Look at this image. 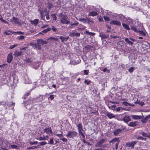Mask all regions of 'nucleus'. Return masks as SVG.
Returning <instances> with one entry per match:
<instances>
[{
    "mask_svg": "<svg viewBox=\"0 0 150 150\" xmlns=\"http://www.w3.org/2000/svg\"><path fill=\"white\" fill-rule=\"evenodd\" d=\"M104 19L106 21H108L110 20V19L109 18L106 16H104Z\"/></svg>",
    "mask_w": 150,
    "mask_h": 150,
    "instance_id": "obj_58",
    "label": "nucleus"
},
{
    "mask_svg": "<svg viewBox=\"0 0 150 150\" xmlns=\"http://www.w3.org/2000/svg\"><path fill=\"white\" fill-rule=\"evenodd\" d=\"M45 99L44 96L40 95L38 97L35 98V100L37 102H40Z\"/></svg>",
    "mask_w": 150,
    "mask_h": 150,
    "instance_id": "obj_9",
    "label": "nucleus"
},
{
    "mask_svg": "<svg viewBox=\"0 0 150 150\" xmlns=\"http://www.w3.org/2000/svg\"><path fill=\"white\" fill-rule=\"evenodd\" d=\"M38 43L40 44L41 45H43L44 44H47V42L46 41L43 40L42 39H38L37 40Z\"/></svg>",
    "mask_w": 150,
    "mask_h": 150,
    "instance_id": "obj_17",
    "label": "nucleus"
},
{
    "mask_svg": "<svg viewBox=\"0 0 150 150\" xmlns=\"http://www.w3.org/2000/svg\"><path fill=\"white\" fill-rule=\"evenodd\" d=\"M8 144V141L5 140L4 138L3 137L0 138V147L1 149L4 150H8L7 149L4 147L7 146Z\"/></svg>",
    "mask_w": 150,
    "mask_h": 150,
    "instance_id": "obj_2",
    "label": "nucleus"
},
{
    "mask_svg": "<svg viewBox=\"0 0 150 150\" xmlns=\"http://www.w3.org/2000/svg\"><path fill=\"white\" fill-rule=\"evenodd\" d=\"M99 36L102 39L107 38L108 36L102 33H100Z\"/></svg>",
    "mask_w": 150,
    "mask_h": 150,
    "instance_id": "obj_32",
    "label": "nucleus"
},
{
    "mask_svg": "<svg viewBox=\"0 0 150 150\" xmlns=\"http://www.w3.org/2000/svg\"><path fill=\"white\" fill-rule=\"evenodd\" d=\"M11 31H12L10 30H8L7 31H6L4 32V34H5L6 35H11V33H12Z\"/></svg>",
    "mask_w": 150,
    "mask_h": 150,
    "instance_id": "obj_43",
    "label": "nucleus"
},
{
    "mask_svg": "<svg viewBox=\"0 0 150 150\" xmlns=\"http://www.w3.org/2000/svg\"><path fill=\"white\" fill-rule=\"evenodd\" d=\"M59 39L62 40V41L63 42L64 41H65L66 38L63 37V36H60Z\"/></svg>",
    "mask_w": 150,
    "mask_h": 150,
    "instance_id": "obj_49",
    "label": "nucleus"
},
{
    "mask_svg": "<svg viewBox=\"0 0 150 150\" xmlns=\"http://www.w3.org/2000/svg\"><path fill=\"white\" fill-rule=\"evenodd\" d=\"M44 131L45 132L48 134H50V133L52 134L53 133L50 127H46Z\"/></svg>",
    "mask_w": 150,
    "mask_h": 150,
    "instance_id": "obj_13",
    "label": "nucleus"
},
{
    "mask_svg": "<svg viewBox=\"0 0 150 150\" xmlns=\"http://www.w3.org/2000/svg\"><path fill=\"white\" fill-rule=\"evenodd\" d=\"M119 138H115L112 139V140H111L110 141H109V143H114V142H118V140L119 139Z\"/></svg>",
    "mask_w": 150,
    "mask_h": 150,
    "instance_id": "obj_35",
    "label": "nucleus"
},
{
    "mask_svg": "<svg viewBox=\"0 0 150 150\" xmlns=\"http://www.w3.org/2000/svg\"><path fill=\"white\" fill-rule=\"evenodd\" d=\"M38 19H35L33 21H31V23L32 24L34 25H36L38 24Z\"/></svg>",
    "mask_w": 150,
    "mask_h": 150,
    "instance_id": "obj_27",
    "label": "nucleus"
},
{
    "mask_svg": "<svg viewBox=\"0 0 150 150\" xmlns=\"http://www.w3.org/2000/svg\"><path fill=\"white\" fill-rule=\"evenodd\" d=\"M51 16L53 20H56L57 17L55 14L52 15Z\"/></svg>",
    "mask_w": 150,
    "mask_h": 150,
    "instance_id": "obj_54",
    "label": "nucleus"
},
{
    "mask_svg": "<svg viewBox=\"0 0 150 150\" xmlns=\"http://www.w3.org/2000/svg\"><path fill=\"white\" fill-rule=\"evenodd\" d=\"M76 30H73L71 33H70L69 35L71 37L76 36V37H79L80 35L79 33L76 32Z\"/></svg>",
    "mask_w": 150,
    "mask_h": 150,
    "instance_id": "obj_7",
    "label": "nucleus"
},
{
    "mask_svg": "<svg viewBox=\"0 0 150 150\" xmlns=\"http://www.w3.org/2000/svg\"><path fill=\"white\" fill-rule=\"evenodd\" d=\"M130 26L131 28V30L134 31L136 33L138 32V30L137 29V28L135 27V26H133L132 24H130Z\"/></svg>",
    "mask_w": 150,
    "mask_h": 150,
    "instance_id": "obj_29",
    "label": "nucleus"
},
{
    "mask_svg": "<svg viewBox=\"0 0 150 150\" xmlns=\"http://www.w3.org/2000/svg\"><path fill=\"white\" fill-rule=\"evenodd\" d=\"M78 20L81 22L84 23H86L87 21V18L86 19L85 18H81L78 19Z\"/></svg>",
    "mask_w": 150,
    "mask_h": 150,
    "instance_id": "obj_36",
    "label": "nucleus"
},
{
    "mask_svg": "<svg viewBox=\"0 0 150 150\" xmlns=\"http://www.w3.org/2000/svg\"><path fill=\"white\" fill-rule=\"evenodd\" d=\"M40 146H43L47 144V142L45 141L41 142L39 143Z\"/></svg>",
    "mask_w": 150,
    "mask_h": 150,
    "instance_id": "obj_45",
    "label": "nucleus"
},
{
    "mask_svg": "<svg viewBox=\"0 0 150 150\" xmlns=\"http://www.w3.org/2000/svg\"><path fill=\"white\" fill-rule=\"evenodd\" d=\"M131 116L134 120H139L140 119L142 118L141 116L132 115Z\"/></svg>",
    "mask_w": 150,
    "mask_h": 150,
    "instance_id": "obj_16",
    "label": "nucleus"
},
{
    "mask_svg": "<svg viewBox=\"0 0 150 150\" xmlns=\"http://www.w3.org/2000/svg\"><path fill=\"white\" fill-rule=\"evenodd\" d=\"M84 83L86 84L87 85H88L89 84V83L91 82V81H88L87 80H85L84 81Z\"/></svg>",
    "mask_w": 150,
    "mask_h": 150,
    "instance_id": "obj_59",
    "label": "nucleus"
},
{
    "mask_svg": "<svg viewBox=\"0 0 150 150\" xmlns=\"http://www.w3.org/2000/svg\"><path fill=\"white\" fill-rule=\"evenodd\" d=\"M49 139V137L47 135L45 136L43 135L42 137L40 136L39 137L37 138V140L40 141L48 140Z\"/></svg>",
    "mask_w": 150,
    "mask_h": 150,
    "instance_id": "obj_11",
    "label": "nucleus"
},
{
    "mask_svg": "<svg viewBox=\"0 0 150 150\" xmlns=\"http://www.w3.org/2000/svg\"><path fill=\"white\" fill-rule=\"evenodd\" d=\"M98 14L97 12L96 11H92L89 13L88 16L94 17L97 16Z\"/></svg>",
    "mask_w": 150,
    "mask_h": 150,
    "instance_id": "obj_21",
    "label": "nucleus"
},
{
    "mask_svg": "<svg viewBox=\"0 0 150 150\" xmlns=\"http://www.w3.org/2000/svg\"><path fill=\"white\" fill-rule=\"evenodd\" d=\"M22 54V52H17V51H15L13 55L14 56H15L16 57H18L19 56L21 55Z\"/></svg>",
    "mask_w": 150,
    "mask_h": 150,
    "instance_id": "obj_30",
    "label": "nucleus"
},
{
    "mask_svg": "<svg viewBox=\"0 0 150 150\" xmlns=\"http://www.w3.org/2000/svg\"><path fill=\"white\" fill-rule=\"evenodd\" d=\"M51 29L54 32H56L57 31V28H55L53 26H52Z\"/></svg>",
    "mask_w": 150,
    "mask_h": 150,
    "instance_id": "obj_51",
    "label": "nucleus"
},
{
    "mask_svg": "<svg viewBox=\"0 0 150 150\" xmlns=\"http://www.w3.org/2000/svg\"><path fill=\"white\" fill-rule=\"evenodd\" d=\"M30 45L31 46H32L33 48L34 49H35L36 50H38L37 45V44H33V43H30Z\"/></svg>",
    "mask_w": 150,
    "mask_h": 150,
    "instance_id": "obj_31",
    "label": "nucleus"
},
{
    "mask_svg": "<svg viewBox=\"0 0 150 150\" xmlns=\"http://www.w3.org/2000/svg\"><path fill=\"white\" fill-rule=\"evenodd\" d=\"M50 39L51 40L55 41H57L58 39L57 38H56L53 37H51L50 38Z\"/></svg>",
    "mask_w": 150,
    "mask_h": 150,
    "instance_id": "obj_60",
    "label": "nucleus"
},
{
    "mask_svg": "<svg viewBox=\"0 0 150 150\" xmlns=\"http://www.w3.org/2000/svg\"><path fill=\"white\" fill-rule=\"evenodd\" d=\"M110 23L111 24L117 25H121V23L119 21H113L110 22Z\"/></svg>",
    "mask_w": 150,
    "mask_h": 150,
    "instance_id": "obj_20",
    "label": "nucleus"
},
{
    "mask_svg": "<svg viewBox=\"0 0 150 150\" xmlns=\"http://www.w3.org/2000/svg\"><path fill=\"white\" fill-rule=\"evenodd\" d=\"M106 139H103L98 142L95 145V146L97 147H100L102 148H105L107 145L103 144L105 142Z\"/></svg>",
    "mask_w": 150,
    "mask_h": 150,
    "instance_id": "obj_3",
    "label": "nucleus"
},
{
    "mask_svg": "<svg viewBox=\"0 0 150 150\" xmlns=\"http://www.w3.org/2000/svg\"><path fill=\"white\" fill-rule=\"evenodd\" d=\"M13 57V56L12 55V53H10L9 54L7 57V62L8 63L11 62L12 60V59Z\"/></svg>",
    "mask_w": 150,
    "mask_h": 150,
    "instance_id": "obj_10",
    "label": "nucleus"
},
{
    "mask_svg": "<svg viewBox=\"0 0 150 150\" xmlns=\"http://www.w3.org/2000/svg\"><path fill=\"white\" fill-rule=\"evenodd\" d=\"M1 21L4 23L8 24V23L6 20H4L2 18H1V19H0Z\"/></svg>",
    "mask_w": 150,
    "mask_h": 150,
    "instance_id": "obj_63",
    "label": "nucleus"
},
{
    "mask_svg": "<svg viewBox=\"0 0 150 150\" xmlns=\"http://www.w3.org/2000/svg\"><path fill=\"white\" fill-rule=\"evenodd\" d=\"M25 38V36L23 35H21L17 37V39L19 40H23Z\"/></svg>",
    "mask_w": 150,
    "mask_h": 150,
    "instance_id": "obj_47",
    "label": "nucleus"
},
{
    "mask_svg": "<svg viewBox=\"0 0 150 150\" xmlns=\"http://www.w3.org/2000/svg\"><path fill=\"white\" fill-rule=\"evenodd\" d=\"M106 115L108 117L109 119H110L114 118L116 116L114 114L110 113V112H108L107 114Z\"/></svg>",
    "mask_w": 150,
    "mask_h": 150,
    "instance_id": "obj_23",
    "label": "nucleus"
},
{
    "mask_svg": "<svg viewBox=\"0 0 150 150\" xmlns=\"http://www.w3.org/2000/svg\"><path fill=\"white\" fill-rule=\"evenodd\" d=\"M131 120V118L129 115H126L122 119V120L125 122L128 123Z\"/></svg>",
    "mask_w": 150,
    "mask_h": 150,
    "instance_id": "obj_8",
    "label": "nucleus"
},
{
    "mask_svg": "<svg viewBox=\"0 0 150 150\" xmlns=\"http://www.w3.org/2000/svg\"><path fill=\"white\" fill-rule=\"evenodd\" d=\"M84 73L85 75H88L89 73V70H84Z\"/></svg>",
    "mask_w": 150,
    "mask_h": 150,
    "instance_id": "obj_57",
    "label": "nucleus"
},
{
    "mask_svg": "<svg viewBox=\"0 0 150 150\" xmlns=\"http://www.w3.org/2000/svg\"><path fill=\"white\" fill-rule=\"evenodd\" d=\"M38 143V142L35 141L33 142H30V144L31 145H33L34 144H37Z\"/></svg>",
    "mask_w": 150,
    "mask_h": 150,
    "instance_id": "obj_55",
    "label": "nucleus"
},
{
    "mask_svg": "<svg viewBox=\"0 0 150 150\" xmlns=\"http://www.w3.org/2000/svg\"><path fill=\"white\" fill-rule=\"evenodd\" d=\"M79 24L78 22L77 21H75V23H71L70 24L71 25V28H72L73 26H77Z\"/></svg>",
    "mask_w": 150,
    "mask_h": 150,
    "instance_id": "obj_34",
    "label": "nucleus"
},
{
    "mask_svg": "<svg viewBox=\"0 0 150 150\" xmlns=\"http://www.w3.org/2000/svg\"><path fill=\"white\" fill-rule=\"evenodd\" d=\"M140 134L143 136L150 138V133L149 132H142Z\"/></svg>",
    "mask_w": 150,
    "mask_h": 150,
    "instance_id": "obj_12",
    "label": "nucleus"
},
{
    "mask_svg": "<svg viewBox=\"0 0 150 150\" xmlns=\"http://www.w3.org/2000/svg\"><path fill=\"white\" fill-rule=\"evenodd\" d=\"M94 22L92 18H87L86 23H88L90 25H92L93 24Z\"/></svg>",
    "mask_w": 150,
    "mask_h": 150,
    "instance_id": "obj_19",
    "label": "nucleus"
},
{
    "mask_svg": "<svg viewBox=\"0 0 150 150\" xmlns=\"http://www.w3.org/2000/svg\"><path fill=\"white\" fill-rule=\"evenodd\" d=\"M25 61L26 64H29L31 63L33 61V59L30 58H26Z\"/></svg>",
    "mask_w": 150,
    "mask_h": 150,
    "instance_id": "obj_25",
    "label": "nucleus"
},
{
    "mask_svg": "<svg viewBox=\"0 0 150 150\" xmlns=\"http://www.w3.org/2000/svg\"><path fill=\"white\" fill-rule=\"evenodd\" d=\"M85 33L87 35H90L92 36H94L95 35V33H94L88 31H85Z\"/></svg>",
    "mask_w": 150,
    "mask_h": 150,
    "instance_id": "obj_41",
    "label": "nucleus"
},
{
    "mask_svg": "<svg viewBox=\"0 0 150 150\" xmlns=\"http://www.w3.org/2000/svg\"><path fill=\"white\" fill-rule=\"evenodd\" d=\"M79 129H82V126L81 123L79 124L77 126Z\"/></svg>",
    "mask_w": 150,
    "mask_h": 150,
    "instance_id": "obj_61",
    "label": "nucleus"
},
{
    "mask_svg": "<svg viewBox=\"0 0 150 150\" xmlns=\"http://www.w3.org/2000/svg\"><path fill=\"white\" fill-rule=\"evenodd\" d=\"M40 66V63L38 62H33L32 66L33 68L35 69H37Z\"/></svg>",
    "mask_w": 150,
    "mask_h": 150,
    "instance_id": "obj_15",
    "label": "nucleus"
},
{
    "mask_svg": "<svg viewBox=\"0 0 150 150\" xmlns=\"http://www.w3.org/2000/svg\"><path fill=\"white\" fill-rule=\"evenodd\" d=\"M25 83L26 84H30L31 83V81L29 79L28 77L27 76L25 78Z\"/></svg>",
    "mask_w": 150,
    "mask_h": 150,
    "instance_id": "obj_28",
    "label": "nucleus"
},
{
    "mask_svg": "<svg viewBox=\"0 0 150 150\" xmlns=\"http://www.w3.org/2000/svg\"><path fill=\"white\" fill-rule=\"evenodd\" d=\"M138 122L137 121L131 122L128 124V125L131 127H134L138 125Z\"/></svg>",
    "mask_w": 150,
    "mask_h": 150,
    "instance_id": "obj_14",
    "label": "nucleus"
},
{
    "mask_svg": "<svg viewBox=\"0 0 150 150\" xmlns=\"http://www.w3.org/2000/svg\"><path fill=\"white\" fill-rule=\"evenodd\" d=\"M48 12H48L47 11H46V13L45 14V15L46 16V18L47 20H49L50 19V18L49 16Z\"/></svg>",
    "mask_w": 150,
    "mask_h": 150,
    "instance_id": "obj_50",
    "label": "nucleus"
},
{
    "mask_svg": "<svg viewBox=\"0 0 150 150\" xmlns=\"http://www.w3.org/2000/svg\"><path fill=\"white\" fill-rule=\"evenodd\" d=\"M150 119V115L144 118L141 120V122L143 123H146L147 122V120Z\"/></svg>",
    "mask_w": 150,
    "mask_h": 150,
    "instance_id": "obj_18",
    "label": "nucleus"
},
{
    "mask_svg": "<svg viewBox=\"0 0 150 150\" xmlns=\"http://www.w3.org/2000/svg\"><path fill=\"white\" fill-rule=\"evenodd\" d=\"M60 139L61 140H62L63 142H66L67 141V139L64 138H60Z\"/></svg>",
    "mask_w": 150,
    "mask_h": 150,
    "instance_id": "obj_62",
    "label": "nucleus"
},
{
    "mask_svg": "<svg viewBox=\"0 0 150 150\" xmlns=\"http://www.w3.org/2000/svg\"><path fill=\"white\" fill-rule=\"evenodd\" d=\"M134 67H132L131 68H129L128 69V71L132 73L133 72V71H134Z\"/></svg>",
    "mask_w": 150,
    "mask_h": 150,
    "instance_id": "obj_53",
    "label": "nucleus"
},
{
    "mask_svg": "<svg viewBox=\"0 0 150 150\" xmlns=\"http://www.w3.org/2000/svg\"><path fill=\"white\" fill-rule=\"evenodd\" d=\"M137 33H138L139 34L142 36H146V33L143 31L138 30Z\"/></svg>",
    "mask_w": 150,
    "mask_h": 150,
    "instance_id": "obj_40",
    "label": "nucleus"
},
{
    "mask_svg": "<svg viewBox=\"0 0 150 150\" xmlns=\"http://www.w3.org/2000/svg\"><path fill=\"white\" fill-rule=\"evenodd\" d=\"M12 33L14 34H18L19 35H22L23 34H24V33L23 32H22L21 31H18L17 32H15L13 31H11Z\"/></svg>",
    "mask_w": 150,
    "mask_h": 150,
    "instance_id": "obj_38",
    "label": "nucleus"
},
{
    "mask_svg": "<svg viewBox=\"0 0 150 150\" xmlns=\"http://www.w3.org/2000/svg\"><path fill=\"white\" fill-rule=\"evenodd\" d=\"M37 147V146H30L29 147H28L27 149H34Z\"/></svg>",
    "mask_w": 150,
    "mask_h": 150,
    "instance_id": "obj_56",
    "label": "nucleus"
},
{
    "mask_svg": "<svg viewBox=\"0 0 150 150\" xmlns=\"http://www.w3.org/2000/svg\"><path fill=\"white\" fill-rule=\"evenodd\" d=\"M77 133L75 131L69 132L66 135V136L69 138H73L76 136Z\"/></svg>",
    "mask_w": 150,
    "mask_h": 150,
    "instance_id": "obj_5",
    "label": "nucleus"
},
{
    "mask_svg": "<svg viewBox=\"0 0 150 150\" xmlns=\"http://www.w3.org/2000/svg\"><path fill=\"white\" fill-rule=\"evenodd\" d=\"M46 11H47V9H45L44 11L43 10H40V14L41 15H44V11L46 12Z\"/></svg>",
    "mask_w": 150,
    "mask_h": 150,
    "instance_id": "obj_48",
    "label": "nucleus"
},
{
    "mask_svg": "<svg viewBox=\"0 0 150 150\" xmlns=\"http://www.w3.org/2000/svg\"><path fill=\"white\" fill-rule=\"evenodd\" d=\"M11 147L12 149H18L19 148V146L16 145H11Z\"/></svg>",
    "mask_w": 150,
    "mask_h": 150,
    "instance_id": "obj_44",
    "label": "nucleus"
},
{
    "mask_svg": "<svg viewBox=\"0 0 150 150\" xmlns=\"http://www.w3.org/2000/svg\"><path fill=\"white\" fill-rule=\"evenodd\" d=\"M122 24L123 27L125 29L127 30H129L130 29V28L129 27V25L126 24H125L124 23H122Z\"/></svg>",
    "mask_w": 150,
    "mask_h": 150,
    "instance_id": "obj_26",
    "label": "nucleus"
},
{
    "mask_svg": "<svg viewBox=\"0 0 150 150\" xmlns=\"http://www.w3.org/2000/svg\"><path fill=\"white\" fill-rule=\"evenodd\" d=\"M86 28V27L85 26L82 25L81 26V28H78V30H85Z\"/></svg>",
    "mask_w": 150,
    "mask_h": 150,
    "instance_id": "obj_46",
    "label": "nucleus"
},
{
    "mask_svg": "<svg viewBox=\"0 0 150 150\" xmlns=\"http://www.w3.org/2000/svg\"><path fill=\"white\" fill-rule=\"evenodd\" d=\"M54 142L53 139L52 138H50V141H49V143H48V144H49L53 145L54 144Z\"/></svg>",
    "mask_w": 150,
    "mask_h": 150,
    "instance_id": "obj_42",
    "label": "nucleus"
},
{
    "mask_svg": "<svg viewBox=\"0 0 150 150\" xmlns=\"http://www.w3.org/2000/svg\"><path fill=\"white\" fill-rule=\"evenodd\" d=\"M18 19L17 18H16L14 17H13V20L11 19V21H13L14 22V23H17L19 24L20 23L18 21Z\"/></svg>",
    "mask_w": 150,
    "mask_h": 150,
    "instance_id": "obj_22",
    "label": "nucleus"
},
{
    "mask_svg": "<svg viewBox=\"0 0 150 150\" xmlns=\"http://www.w3.org/2000/svg\"><path fill=\"white\" fill-rule=\"evenodd\" d=\"M122 129H115L114 130L113 133L115 136H118L122 132V130H124L125 127H123L122 126Z\"/></svg>",
    "mask_w": 150,
    "mask_h": 150,
    "instance_id": "obj_4",
    "label": "nucleus"
},
{
    "mask_svg": "<svg viewBox=\"0 0 150 150\" xmlns=\"http://www.w3.org/2000/svg\"><path fill=\"white\" fill-rule=\"evenodd\" d=\"M126 20L127 21V23H129L130 24V23H132V22H133V20L131 18H130L129 17H128L127 18H126Z\"/></svg>",
    "mask_w": 150,
    "mask_h": 150,
    "instance_id": "obj_37",
    "label": "nucleus"
},
{
    "mask_svg": "<svg viewBox=\"0 0 150 150\" xmlns=\"http://www.w3.org/2000/svg\"><path fill=\"white\" fill-rule=\"evenodd\" d=\"M125 41L127 43L129 44H130L132 46V45L133 43L131 41L129 40V39L128 38H126L125 39Z\"/></svg>",
    "mask_w": 150,
    "mask_h": 150,
    "instance_id": "obj_33",
    "label": "nucleus"
},
{
    "mask_svg": "<svg viewBox=\"0 0 150 150\" xmlns=\"http://www.w3.org/2000/svg\"><path fill=\"white\" fill-rule=\"evenodd\" d=\"M137 143V142L136 141H133L132 142H129L126 144V146L132 149L134 147V145Z\"/></svg>",
    "mask_w": 150,
    "mask_h": 150,
    "instance_id": "obj_6",
    "label": "nucleus"
},
{
    "mask_svg": "<svg viewBox=\"0 0 150 150\" xmlns=\"http://www.w3.org/2000/svg\"><path fill=\"white\" fill-rule=\"evenodd\" d=\"M59 16L60 17V22L62 24H68L70 23L66 15L60 13L59 14Z\"/></svg>",
    "mask_w": 150,
    "mask_h": 150,
    "instance_id": "obj_1",
    "label": "nucleus"
},
{
    "mask_svg": "<svg viewBox=\"0 0 150 150\" xmlns=\"http://www.w3.org/2000/svg\"><path fill=\"white\" fill-rule=\"evenodd\" d=\"M17 45H11L9 47V49H12L14 48Z\"/></svg>",
    "mask_w": 150,
    "mask_h": 150,
    "instance_id": "obj_64",
    "label": "nucleus"
},
{
    "mask_svg": "<svg viewBox=\"0 0 150 150\" xmlns=\"http://www.w3.org/2000/svg\"><path fill=\"white\" fill-rule=\"evenodd\" d=\"M51 30V28H48L47 29H45L41 32L40 33H39V34H44L48 31H50Z\"/></svg>",
    "mask_w": 150,
    "mask_h": 150,
    "instance_id": "obj_24",
    "label": "nucleus"
},
{
    "mask_svg": "<svg viewBox=\"0 0 150 150\" xmlns=\"http://www.w3.org/2000/svg\"><path fill=\"white\" fill-rule=\"evenodd\" d=\"M37 45V48L38 50H40L41 49L42 47L40 44L38 43Z\"/></svg>",
    "mask_w": 150,
    "mask_h": 150,
    "instance_id": "obj_52",
    "label": "nucleus"
},
{
    "mask_svg": "<svg viewBox=\"0 0 150 150\" xmlns=\"http://www.w3.org/2000/svg\"><path fill=\"white\" fill-rule=\"evenodd\" d=\"M137 139L138 140H144L145 141H146V138H144L140 136L138 137H137Z\"/></svg>",
    "mask_w": 150,
    "mask_h": 150,
    "instance_id": "obj_39",
    "label": "nucleus"
}]
</instances>
